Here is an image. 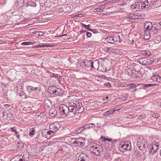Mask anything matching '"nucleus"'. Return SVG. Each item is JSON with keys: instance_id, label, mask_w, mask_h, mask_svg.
<instances>
[{"instance_id": "1", "label": "nucleus", "mask_w": 161, "mask_h": 161, "mask_svg": "<svg viewBox=\"0 0 161 161\" xmlns=\"http://www.w3.org/2000/svg\"><path fill=\"white\" fill-rule=\"evenodd\" d=\"M68 106L64 104H61L59 106L60 116L61 118L68 116H72L76 113H81L84 111V108L81 103L70 102Z\"/></svg>"}, {"instance_id": "2", "label": "nucleus", "mask_w": 161, "mask_h": 161, "mask_svg": "<svg viewBox=\"0 0 161 161\" xmlns=\"http://www.w3.org/2000/svg\"><path fill=\"white\" fill-rule=\"evenodd\" d=\"M126 73L129 75L134 78H139L142 76L141 71H136L134 69H128Z\"/></svg>"}, {"instance_id": "3", "label": "nucleus", "mask_w": 161, "mask_h": 161, "mask_svg": "<svg viewBox=\"0 0 161 161\" xmlns=\"http://www.w3.org/2000/svg\"><path fill=\"white\" fill-rule=\"evenodd\" d=\"M48 92L51 94L55 95H59L62 92V90L54 86H51L49 87L48 89Z\"/></svg>"}, {"instance_id": "4", "label": "nucleus", "mask_w": 161, "mask_h": 161, "mask_svg": "<svg viewBox=\"0 0 161 161\" xmlns=\"http://www.w3.org/2000/svg\"><path fill=\"white\" fill-rule=\"evenodd\" d=\"M139 63L143 65H149L153 62V59L150 58H142L138 60Z\"/></svg>"}, {"instance_id": "5", "label": "nucleus", "mask_w": 161, "mask_h": 161, "mask_svg": "<svg viewBox=\"0 0 161 161\" xmlns=\"http://www.w3.org/2000/svg\"><path fill=\"white\" fill-rule=\"evenodd\" d=\"M131 148L130 143L127 142L121 144L119 146V149L123 152L126 150L130 151Z\"/></svg>"}, {"instance_id": "6", "label": "nucleus", "mask_w": 161, "mask_h": 161, "mask_svg": "<svg viewBox=\"0 0 161 161\" xmlns=\"http://www.w3.org/2000/svg\"><path fill=\"white\" fill-rule=\"evenodd\" d=\"M92 152L97 156H101L103 154V150L102 149L100 148L99 145L95 147L92 146L91 150Z\"/></svg>"}, {"instance_id": "7", "label": "nucleus", "mask_w": 161, "mask_h": 161, "mask_svg": "<svg viewBox=\"0 0 161 161\" xmlns=\"http://www.w3.org/2000/svg\"><path fill=\"white\" fill-rule=\"evenodd\" d=\"M148 146V147L150 149L149 153H151L152 154L156 153L158 149V144L157 143L156 144L153 142L149 143Z\"/></svg>"}, {"instance_id": "8", "label": "nucleus", "mask_w": 161, "mask_h": 161, "mask_svg": "<svg viewBox=\"0 0 161 161\" xmlns=\"http://www.w3.org/2000/svg\"><path fill=\"white\" fill-rule=\"evenodd\" d=\"M144 27L146 28L145 31H150V33H151V31H153L154 33H156L157 31L155 27H153L152 23L150 22H147L145 23Z\"/></svg>"}, {"instance_id": "9", "label": "nucleus", "mask_w": 161, "mask_h": 161, "mask_svg": "<svg viewBox=\"0 0 161 161\" xmlns=\"http://www.w3.org/2000/svg\"><path fill=\"white\" fill-rule=\"evenodd\" d=\"M85 139L84 138L80 137L75 139V141L73 142V144H77L78 146H82L85 144Z\"/></svg>"}, {"instance_id": "10", "label": "nucleus", "mask_w": 161, "mask_h": 161, "mask_svg": "<svg viewBox=\"0 0 161 161\" xmlns=\"http://www.w3.org/2000/svg\"><path fill=\"white\" fill-rule=\"evenodd\" d=\"M60 126L59 124L51 125L49 126V129L50 130V131L53 133H55L59 128Z\"/></svg>"}, {"instance_id": "11", "label": "nucleus", "mask_w": 161, "mask_h": 161, "mask_svg": "<svg viewBox=\"0 0 161 161\" xmlns=\"http://www.w3.org/2000/svg\"><path fill=\"white\" fill-rule=\"evenodd\" d=\"M88 157L86 155L80 154L78 157V160L80 161H88Z\"/></svg>"}, {"instance_id": "12", "label": "nucleus", "mask_w": 161, "mask_h": 161, "mask_svg": "<svg viewBox=\"0 0 161 161\" xmlns=\"http://www.w3.org/2000/svg\"><path fill=\"white\" fill-rule=\"evenodd\" d=\"M16 2L15 4L16 6H18L19 8L22 7L24 5V0H16Z\"/></svg>"}, {"instance_id": "13", "label": "nucleus", "mask_w": 161, "mask_h": 161, "mask_svg": "<svg viewBox=\"0 0 161 161\" xmlns=\"http://www.w3.org/2000/svg\"><path fill=\"white\" fill-rule=\"evenodd\" d=\"M148 3L147 1L146 0L144 1L143 2H141V7L142 9H146L148 8Z\"/></svg>"}, {"instance_id": "14", "label": "nucleus", "mask_w": 161, "mask_h": 161, "mask_svg": "<svg viewBox=\"0 0 161 161\" xmlns=\"http://www.w3.org/2000/svg\"><path fill=\"white\" fill-rule=\"evenodd\" d=\"M151 79L153 80L156 81L158 82H161V77L158 75L152 76Z\"/></svg>"}, {"instance_id": "15", "label": "nucleus", "mask_w": 161, "mask_h": 161, "mask_svg": "<svg viewBox=\"0 0 161 161\" xmlns=\"http://www.w3.org/2000/svg\"><path fill=\"white\" fill-rule=\"evenodd\" d=\"M49 113L51 117H54L57 114V111L55 108H52L50 109Z\"/></svg>"}, {"instance_id": "16", "label": "nucleus", "mask_w": 161, "mask_h": 161, "mask_svg": "<svg viewBox=\"0 0 161 161\" xmlns=\"http://www.w3.org/2000/svg\"><path fill=\"white\" fill-rule=\"evenodd\" d=\"M113 39L114 42H121V40L120 38V36L119 35H116L113 36Z\"/></svg>"}, {"instance_id": "17", "label": "nucleus", "mask_w": 161, "mask_h": 161, "mask_svg": "<svg viewBox=\"0 0 161 161\" xmlns=\"http://www.w3.org/2000/svg\"><path fill=\"white\" fill-rule=\"evenodd\" d=\"M126 18L128 19H130L128 20L131 22H133L132 21L133 19H135L136 18L135 14H128Z\"/></svg>"}, {"instance_id": "18", "label": "nucleus", "mask_w": 161, "mask_h": 161, "mask_svg": "<svg viewBox=\"0 0 161 161\" xmlns=\"http://www.w3.org/2000/svg\"><path fill=\"white\" fill-rule=\"evenodd\" d=\"M83 65L86 67H90L92 64V61L90 60H89L86 59L83 61Z\"/></svg>"}, {"instance_id": "19", "label": "nucleus", "mask_w": 161, "mask_h": 161, "mask_svg": "<svg viewBox=\"0 0 161 161\" xmlns=\"http://www.w3.org/2000/svg\"><path fill=\"white\" fill-rule=\"evenodd\" d=\"M137 145L139 149L142 151L145 150L146 147L145 143H142L141 142L137 143Z\"/></svg>"}, {"instance_id": "20", "label": "nucleus", "mask_w": 161, "mask_h": 161, "mask_svg": "<svg viewBox=\"0 0 161 161\" xmlns=\"http://www.w3.org/2000/svg\"><path fill=\"white\" fill-rule=\"evenodd\" d=\"M86 127H87L86 126ZM86 128H87L86 127ZM86 127L85 128V127H84V125L83 126L80 127L79 128H77L75 130V131L76 133L78 134L80 133H81L83 131L85 130H86Z\"/></svg>"}, {"instance_id": "21", "label": "nucleus", "mask_w": 161, "mask_h": 161, "mask_svg": "<svg viewBox=\"0 0 161 161\" xmlns=\"http://www.w3.org/2000/svg\"><path fill=\"white\" fill-rule=\"evenodd\" d=\"M38 87H33L31 86H27V89L29 92H31L35 90H37Z\"/></svg>"}, {"instance_id": "22", "label": "nucleus", "mask_w": 161, "mask_h": 161, "mask_svg": "<svg viewBox=\"0 0 161 161\" xmlns=\"http://www.w3.org/2000/svg\"><path fill=\"white\" fill-rule=\"evenodd\" d=\"M116 110V109H115V108L111 109L110 110L104 113H103V115L104 116H106L108 114H111L114 113Z\"/></svg>"}, {"instance_id": "23", "label": "nucleus", "mask_w": 161, "mask_h": 161, "mask_svg": "<svg viewBox=\"0 0 161 161\" xmlns=\"http://www.w3.org/2000/svg\"><path fill=\"white\" fill-rule=\"evenodd\" d=\"M140 53L142 55L146 56H149L151 54L150 52L148 51H141Z\"/></svg>"}, {"instance_id": "24", "label": "nucleus", "mask_w": 161, "mask_h": 161, "mask_svg": "<svg viewBox=\"0 0 161 161\" xmlns=\"http://www.w3.org/2000/svg\"><path fill=\"white\" fill-rule=\"evenodd\" d=\"M105 40L108 43L113 44L114 43L113 36L106 37L105 39Z\"/></svg>"}, {"instance_id": "25", "label": "nucleus", "mask_w": 161, "mask_h": 161, "mask_svg": "<svg viewBox=\"0 0 161 161\" xmlns=\"http://www.w3.org/2000/svg\"><path fill=\"white\" fill-rule=\"evenodd\" d=\"M104 8V7L103 6H101L95 8L94 9V12H101Z\"/></svg>"}, {"instance_id": "26", "label": "nucleus", "mask_w": 161, "mask_h": 161, "mask_svg": "<svg viewBox=\"0 0 161 161\" xmlns=\"http://www.w3.org/2000/svg\"><path fill=\"white\" fill-rule=\"evenodd\" d=\"M146 142V140L143 138V137H139L137 140V143H145Z\"/></svg>"}, {"instance_id": "27", "label": "nucleus", "mask_w": 161, "mask_h": 161, "mask_svg": "<svg viewBox=\"0 0 161 161\" xmlns=\"http://www.w3.org/2000/svg\"><path fill=\"white\" fill-rule=\"evenodd\" d=\"M44 103L47 107H50L52 105L51 101L49 99L45 100Z\"/></svg>"}, {"instance_id": "28", "label": "nucleus", "mask_w": 161, "mask_h": 161, "mask_svg": "<svg viewBox=\"0 0 161 161\" xmlns=\"http://www.w3.org/2000/svg\"><path fill=\"white\" fill-rule=\"evenodd\" d=\"M136 17V19H143L144 17V15L142 13H138L136 14H135Z\"/></svg>"}, {"instance_id": "29", "label": "nucleus", "mask_w": 161, "mask_h": 161, "mask_svg": "<svg viewBox=\"0 0 161 161\" xmlns=\"http://www.w3.org/2000/svg\"><path fill=\"white\" fill-rule=\"evenodd\" d=\"M148 1L149 6H152L156 2L159 0H146Z\"/></svg>"}, {"instance_id": "30", "label": "nucleus", "mask_w": 161, "mask_h": 161, "mask_svg": "<svg viewBox=\"0 0 161 161\" xmlns=\"http://www.w3.org/2000/svg\"><path fill=\"white\" fill-rule=\"evenodd\" d=\"M86 126L87 127H86L87 128H86V130L87 129H89V128H94L95 126V125L94 124L92 123V124H86V125H84V127H85V128L86 127Z\"/></svg>"}, {"instance_id": "31", "label": "nucleus", "mask_w": 161, "mask_h": 161, "mask_svg": "<svg viewBox=\"0 0 161 161\" xmlns=\"http://www.w3.org/2000/svg\"><path fill=\"white\" fill-rule=\"evenodd\" d=\"M145 35H144V38L146 39H149L150 37V32L147 31H145Z\"/></svg>"}, {"instance_id": "32", "label": "nucleus", "mask_w": 161, "mask_h": 161, "mask_svg": "<svg viewBox=\"0 0 161 161\" xmlns=\"http://www.w3.org/2000/svg\"><path fill=\"white\" fill-rule=\"evenodd\" d=\"M127 85L130 87V88H132L133 91H136V85L133 83L129 84Z\"/></svg>"}, {"instance_id": "33", "label": "nucleus", "mask_w": 161, "mask_h": 161, "mask_svg": "<svg viewBox=\"0 0 161 161\" xmlns=\"http://www.w3.org/2000/svg\"><path fill=\"white\" fill-rule=\"evenodd\" d=\"M136 10H138L137 9L139 10H141L142 9V8L141 7V2H136Z\"/></svg>"}, {"instance_id": "34", "label": "nucleus", "mask_w": 161, "mask_h": 161, "mask_svg": "<svg viewBox=\"0 0 161 161\" xmlns=\"http://www.w3.org/2000/svg\"><path fill=\"white\" fill-rule=\"evenodd\" d=\"M35 42L32 43L31 42H24L22 43V45H32L33 44H34Z\"/></svg>"}, {"instance_id": "35", "label": "nucleus", "mask_w": 161, "mask_h": 161, "mask_svg": "<svg viewBox=\"0 0 161 161\" xmlns=\"http://www.w3.org/2000/svg\"><path fill=\"white\" fill-rule=\"evenodd\" d=\"M35 134V131L34 129L32 128L30 130V135H34Z\"/></svg>"}, {"instance_id": "36", "label": "nucleus", "mask_w": 161, "mask_h": 161, "mask_svg": "<svg viewBox=\"0 0 161 161\" xmlns=\"http://www.w3.org/2000/svg\"><path fill=\"white\" fill-rule=\"evenodd\" d=\"M51 77H54L55 78H57L58 79H59L60 77V76L58 74H54L53 73L51 75Z\"/></svg>"}, {"instance_id": "37", "label": "nucleus", "mask_w": 161, "mask_h": 161, "mask_svg": "<svg viewBox=\"0 0 161 161\" xmlns=\"http://www.w3.org/2000/svg\"><path fill=\"white\" fill-rule=\"evenodd\" d=\"M131 8L132 9H136V2L132 4L131 5Z\"/></svg>"}, {"instance_id": "38", "label": "nucleus", "mask_w": 161, "mask_h": 161, "mask_svg": "<svg viewBox=\"0 0 161 161\" xmlns=\"http://www.w3.org/2000/svg\"><path fill=\"white\" fill-rule=\"evenodd\" d=\"M21 159L23 161H27L28 160V158L27 157L26 158L25 154H24L22 157V158Z\"/></svg>"}, {"instance_id": "39", "label": "nucleus", "mask_w": 161, "mask_h": 161, "mask_svg": "<svg viewBox=\"0 0 161 161\" xmlns=\"http://www.w3.org/2000/svg\"><path fill=\"white\" fill-rule=\"evenodd\" d=\"M145 117V115L144 114H142L141 115L139 116L138 117V118L139 119H141L144 118Z\"/></svg>"}, {"instance_id": "40", "label": "nucleus", "mask_w": 161, "mask_h": 161, "mask_svg": "<svg viewBox=\"0 0 161 161\" xmlns=\"http://www.w3.org/2000/svg\"><path fill=\"white\" fill-rule=\"evenodd\" d=\"M103 141H107L108 142H111L112 141L111 138H104L103 140Z\"/></svg>"}, {"instance_id": "41", "label": "nucleus", "mask_w": 161, "mask_h": 161, "mask_svg": "<svg viewBox=\"0 0 161 161\" xmlns=\"http://www.w3.org/2000/svg\"><path fill=\"white\" fill-rule=\"evenodd\" d=\"M104 85L105 86H107L109 87L111 86V84L110 82H109L105 83L104 84Z\"/></svg>"}, {"instance_id": "42", "label": "nucleus", "mask_w": 161, "mask_h": 161, "mask_svg": "<svg viewBox=\"0 0 161 161\" xmlns=\"http://www.w3.org/2000/svg\"><path fill=\"white\" fill-rule=\"evenodd\" d=\"M103 50L106 52H109L110 50V48L108 47H105L103 48Z\"/></svg>"}, {"instance_id": "43", "label": "nucleus", "mask_w": 161, "mask_h": 161, "mask_svg": "<svg viewBox=\"0 0 161 161\" xmlns=\"http://www.w3.org/2000/svg\"><path fill=\"white\" fill-rule=\"evenodd\" d=\"M52 46L49 45L48 44H43V45L41 46L42 47H51Z\"/></svg>"}, {"instance_id": "44", "label": "nucleus", "mask_w": 161, "mask_h": 161, "mask_svg": "<svg viewBox=\"0 0 161 161\" xmlns=\"http://www.w3.org/2000/svg\"><path fill=\"white\" fill-rule=\"evenodd\" d=\"M157 85V84H145L144 85V86H145V87H148V86H151L154 85Z\"/></svg>"}, {"instance_id": "45", "label": "nucleus", "mask_w": 161, "mask_h": 161, "mask_svg": "<svg viewBox=\"0 0 161 161\" xmlns=\"http://www.w3.org/2000/svg\"><path fill=\"white\" fill-rule=\"evenodd\" d=\"M86 36L88 37H90L92 35L91 33L88 31H86Z\"/></svg>"}, {"instance_id": "46", "label": "nucleus", "mask_w": 161, "mask_h": 161, "mask_svg": "<svg viewBox=\"0 0 161 161\" xmlns=\"http://www.w3.org/2000/svg\"><path fill=\"white\" fill-rule=\"evenodd\" d=\"M127 98V95L121 97V99L123 100H125Z\"/></svg>"}, {"instance_id": "47", "label": "nucleus", "mask_w": 161, "mask_h": 161, "mask_svg": "<svg viewBox=\"0 0 161 161\" xmlns=\"http://www.w3.org/2000/svg\"><path fill=\"white\" fill-rule=\"evenodd\" d=\"M82 16H83L82 14H78L75 15V17H81Z\"/></svg>"}, {"instance_id": "48", "label": "nucleus", "mask_w": 161, "mask_h": 161, "mask_svg": "<svg viewBox=\"0 0 161 161\" xmlns=\"http://www.w3.org/2000/svg\"><path fill=\"white\" fill-rule=\"evenodd\" d=\"M30 5L33 7H36V4L35 3L32 2L31 3Z\"/></svg>"}, {"instance_id": "49", "label": "nucleus", "mask_w": 161, "mask_h": 161, "mask_svg": "<svg viewBox=\"0 0 161 161\" xmlns=\"http://www.w3.org/2000/svg\"><path fill=\"white\" fill-rule=\"evenodd\" d=\"M112 3H118L119 1V0H110Z\"/></svg>"}, {"instance_id": "50", "label": "nucleus", "mask_w": 161, "mask_h": 161, "mask_svg": "<svg viewBox=\"0 0 161 161\" xmlns=\"http://www.w3.org/2000/svg\"><path fill=\"white\" fill-rule=\"evenodd\" d=\"M87 27H86V29L88 30L89 31H92V29L90 28V25L89 24L87 25Z\"/></svg>"}, {"instance_id": "51", "label": "nucleus", "mask_w": 161, "mask_h": 161, "mask_svg": "<svg viewBox=\"0 0 161 161\" xmlns=\"http://www.w3.org/2000/svg\"><path fill=\"white\" fill-rule=\"evenodd\" d=\"M39 34L38 35V36H42L44 34L43 32L42 31H39Z\"/></svg>"}, {"instance_id": "52", "label": "nucleus", "mask_w": 161, "mask_h": 161, "mask_svg": "<svg viewBox=\"0 0 161 161\" xmlns=\"http://www.w3.org/2000/svg\"><path fill=\"white\" fill-rule=\"evenodd\" d=\"M10 161H18V158H13Z\"/></svg>"}, {"instance_id": "53", "label": "nucleus", "mask_w": 161, "mask_h": 161, "mask_svg": "<svg viewBox=\"0 0 161 161\" xmlns=\"http://www.w3.org/2000/svg\"><path fill=\"white\" fill-rule=\"evenodd\" d=\"M52 132L51 131H50H50H47V135H51V133Z\"/></svg>"}, {"instance_id": "54", "label": "nucleus", "mask_w": 161, "mask_h": 161, "mask_svg": "<svg viewBox=\"0 0 161 161\" xmlns=\"http://www.w3.org/2000/svg\"><path fill=\"white\" fill-rule=\"evenodd\" d=\"M90 67H91V69H93V68H94L93 66V63L92 61V64H91V65Z\"/></svg>"}, {"instance_id": "55", "label": "nucleus", "mask_w": 161, "mask_h": 161, "mask_svg": "<svg viewBox=\"0 0 161 161\" xmlns=\"http://www.w3.org/2000/svg\"><path fill=\"white\" fill-rule=\"evenodd\" d=\"M125 4V2H122V3H119V4L122 5H124Z\"/></svg>"}, {"instance_id": "56", "label": "nucleus", "mask_w": 161, "mask_h": 161, "mask_svg": "<svg viewBox=\"0 0 161 161\" xmlns=\"http://www.w3.org/2000/svg\"><path fill=\"white\" fill-rule=\"evenodd\" d=\"M86 32V31H84L83 30H81L80 31V34H82V33H83V32Z\"/></svg>"}, {"instance_id": "57", "label": "nucleus", "mask_w": 161, "mask_h": 161, "mask_svg": "<svg viewBox=\"0 0 161 161\" xmlns=\"http://www.w3.org/2000/svg\"><path fill=\"white\" fill-rule=\"evenodd\" d=\"M82 24L83 25V26L85 28H86V27H87V25H86L84 24L83 23H82Z\"/></svg>"}, {"instance_id": "58", "label": "nucleus", "mask_w": 161, "mask_h": 161, "mask_svg": "<svg viewBox=\"0 0 161 161\" xmlns=\"http://www.w3.org/2000/svg\"><path fill=\"white\" fill-rule=\"evenodd\" d=\"M18 161H23V160H22L21 159V158H19V159H18Z\"/></svg>"}, {"instance_id": "59", "label": "nucleus", "mask_w": 161, "mask_h": 161, "mask_svg": "<svg viewBox=\"0 0 161 161\" xmlns=\"http://www.w3.org/2000/svg\"><path fill=\"white\" fill-rule=\"evenodd\" d=\"M58 80L59 82V83H61V81L59 79H58Z\"/></svg>"}, {"instance_id": "60", "label": "nucleus", "mask_w": 161, "mask_h": 161, "mask_svg": "<svg viewBox=\"0 0 161 161\" xmlns=\"http://www.w3.org/2000/svg\"><path fill=\"white\" fill-rule=\"evenodd\" d=\"M3 0H0V4L2 3V2H3Z\"/></svg>"}, {"instance_id": "61", "label": "nucleus", "mask_w": 161, "mask_h": 161, "mask_svg": "<svg viewBox=\"0 0 161 161\" xmlns=\"http://www.w3.org/2000/svg\"><path fill=\"white\" fill-rule=\"evenodd\" d=\"M116 142V141L115 140H114L113 142H112V143H115Z\"/></svg>"}, {"instance_id": "62", "label": "nucleus", "mask_w": 161, "mask_h": 161, "mask_svg": "<svg viewBox=\"0 0 161 161\" xmlns=\"http://www.w3.org/2000/svg\"><path fill=\"white\" fill-rule=\"evenodd\" d=\"M97 126L99 127L100 126V125L98 123L97 124Z\"/></svg>"}, {"instance_id": "63", "label": "nucleus", "mask_w": 161, "mask_h": 161, "mask_svg": "<svg viewBox=\"0 0 161 161\" xmlns=\"http://www.w3.org/2000/svg\"><path fill=\"white\" fill-rule=\"evenodd\" d=\"M18 132L16 131H15V134H16V135H17V134H18Z\"/></svg>"}, {"instance_id": "64", "label": "nucleus", "mask_w": 161, "mask_h": 161, "mask_svg": "<svg viewBox=\"0 0 161 161\" xmlns=\"http://www.w3.org/2000/svg\"><path fill=\"white\" fill-rule=\"evenodd\" d=\"M11 129H12V131L14 132H15V131H16L15 130H14V129L12 128H11Z\"/></svg>"}]
</instances>
